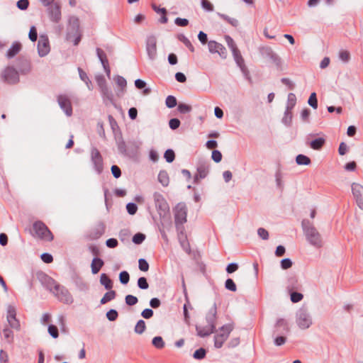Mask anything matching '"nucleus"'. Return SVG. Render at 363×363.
<instances>
[{"instance_id":"nucleus-53","label":"nucleus","mask_w":363,"mask_h":363,"mask_svg":"<svg viewBox=\"0 0 363 363\" xmlns=\"http://www.w3.org/2000/svg\"><path fill=\"white\" fill-rule=\"evenodd\" d=\"M206 354V351L205 349L199 348L194 352L193 357L196 359H202L205 357Z\"/></svg>"},{"instance_id":"nucleus-48","label":"nucleus","mask_w":363,"mask_h":363,"mask_svg":"<svg viewBox=\"0 0 363 363\" xmlns=\"http://www.w3.org/2000/svg\"><path fill=\"white\" fill-rule=\"evenodd\" d=\"M220 43L215 40H210L208 43V50L211 53H217Z\"/></svg>"},{"instance_id":"nucleus-41","label":"nucleus","mask_w":363,"mask_h":363,"mask_svg":"<svg viewBox=\"0 0 363 363\" xmlns=\"http://www.w3.org/2000/svg\"><path fill=\"white\" fill-rule=\"evenodd\" d=\"M179 40L182 41L191 52L194 51V48L190 40L183 34L178 37Z\"/></svg>"},{"instance_id":"nucleus-13","label":"nucleus","mask_w":363,"mask_h":363,"mask_svg":"<svg viewBox=\"0 0 363 363\" xmlns=\"http://www.w3.org/2000/svg\"><path fill=\"white\" fill-rule=\"evenodd\" d=\"M7 322L9 326L17 331L21 330L20 321L16 318V309L15 306L9 305L7 307Z\"/></svg>"},{"instance_id":"nucleus-37","label":"nucleus","mask_w":363,"mask_h":363,"mask_svg":"<svg viewBox=\"0 0 363 363\" xmlns=\"http://www.w3.org/2000/svg\"><path fill=\"white\" fill-rule=\"evenodd\" d=\"M3 334L8 343H12L13 342L14 335L11 329L9 328H4Z\"/></svg>"},{"instance_id":"nucleus-19","label":"nucleus","mask_w":363,"mask_h":363,"mask_svg":"<svg viewBox=\"0 0 363 363\" xmlns=\"http://www.w3.org/2000/svg\"><path fill=\"white\" fill-rule=\"evenodd\" d=\"M57 102L66 115L70 116L72 113V108L69 99L65 95H59L57 96Z\"/></svg>"},{"instance_id":"nucleus-64","label":"nucleus","mask_w":363,"mask_h":363,"mask_svg":"<svg viewBox=\"0 0 363 363\" xmlns=\"http://www.w3.org/2000/svg\"><path fill=\"white\" fill-rule=\"evenodd\" d=\"M181 123L178 118H172L169 121V128L172 130H176L180 125Z\"/></svg>"},{"instance_id":"nucleus-45","label":"nucleus","mask_w":363,"mask_h":363,"mask_svg":"<svg viewBox=\"0 0 363 363\" xmlns=\"http://www.w3.org/2000/svg\"><path fill=\"white\" fill-rule=\"evenodd\" d=\"M308 104L314 109L318 108V100L315 92L311 94L308 100Z\"/></svg>"},{"instance_id":"nucleus-50","label":"nucleus","mask_w":363,"mask_h":363,"mask_svg":"<svg viewBox=\"0 0 363 363\" xmlns=\"http://www.w3.org/2000/svg\"><path fill=\"white\" fill-rule=\"evenodd\" d=\"M119 280L122 284H127L130 280V275L128 272L126 271L120 272Z\"/></svg>"},{"instance_id":"nucleus-22","label":"nucleus","mask_w":363,"mask_h":363,"mask_svg":"<svg viewBox=\"0 0 363 363\" xmlns=\"http://www.w3.org/2000/svg\"><path fill=\"white\" fill-rule=\"evenodd\" d=\"M289 332V327L286 320L279 318L275 324V330L274 333H288Z\"/></svg>"},{"instance_id":"nucleus-4","label":"nucleus","mask_w":363,"mask_h":363,"mask_svg":"<svg viewBox=\"0 0 363 363\" xmlns=\"http://www.w3.org/2000/svg\"><path fill=\"white\" fill-rule=\"evenodd\" d=\"M79 31V20L77 16H71L68 19L66 40L73 42L74 45H77L81 40Z\"/></svg>"},{"instance_id":"nucleus-57","label":"nucleus","mask_w":363,"mask_h":363,"mask_svg":"<svg viewBox=\"0 0 363 363\" xmlns=\"http://www.w3.org/2000/svg\"><path fill=\"white\" fill-rule=\"evenodd\" d=\"M350 55L347 50H341L339 52V58L344 62H347L350 60Z\"/></svg>"},{"instance_id":"nucleus-54","label":"nucleus","mask_w":363,"mask_h":363,"mask_svg":"<svg viewBox=\"0 0 363 363\" xmlns=\"http://www.w3.org/2000/svg\"><path fill=\"white\" fill-rule=\"evenodd\" d=\"M118 316V313L117 311L115 309H110L106 313V318L110 321L116 320L117 319Z\"/></svg>"},{"instance_id":"nucleus-56","label":"nucleus","mask_w":363,"mask_h":363,"mask_svg":"<svg viewBox=\"0 0 363 363\" xmlns=\"http://www.w3.org/2000/svg\"><path fill=\"white\" fill-rule=\"evenodd\" d=\"M303 296L301 293L296 292V291L291 292V301L293 303H298V302L301 301L303 299Z\"/></svg>"},{"instance_id":"nucleus-33","label":"nucleus","mask_w":363,"mask_h":363,"mask_svg":"<svg viewBox=\"0 0 363 363\" xmlns=\"http://www.w3.org/2000/svg\"><path fill=\"white\" fill-rule=\"evenodd\" d=\"M135 86L138 89H144L143 92L145 95L149 94L151 91L150 88H145L146 82L140 79H138L135 81Z\"/></svg>"},{"instance_id":"nucleus-39","label":"nucleus","mask_w":363,"mask_h":363,"mask_svg":"<svg viewBox=\"0 0 363 363\" xmlns=\"http://www.w3.org/2000/svg\"><path fill=\"white\" fill-rule=\"evenodd\" d=\"M296 104V97L294 93H289L288 95L287 109H293Z\"/></svg>"},{"instance_id":"nucleus-2","label":"nucleus","mask_w":363,"mask_h":363,"mask_svg":"<svg viewBox=\"0 0 363 363\" xmlns=\"http://www.w3.org/2000/svg\"><path fill=\"white\" fill-rule=\"evenodd\" d=\"M206 325H196V334L200 337H208L216 332V323L217 320V306L214 303L206 315Z\"/></svg>"},{"instance_id":"nucleus-42","label":"nucleus","mask_w":363,"mask_h":363,"mask_svg":"<svg viewBox=\"0 0 363 363\" xmlns=\"http://www.w3.org/2000/svg\"><path fill=\"white\" fill-rule=\"evenodd\" d=\"M164 157L168 163H171L175 159V153L172 149H168L165 151Z\"/></svg>"},{"instance_id":"nucleus-63","label":"nucleus","mask_w":363,"mask_h":363,"mask_svg":"<svg viewBox=\"0 0 363 363\" xmlns=\"http://www.w3.org/2000/svg\"><path fill=\"white\" fill-rule=\"evenodd\" d=\"M218 48V50L217 53L219 55V56L222 59H226L227 55H228V52H227L226 48L222 44H220V45H219Z\"/></svg>"},{"instance_id":"nucleus-14","label":"nucleus","mask_w":363,"mask_h":363,"mask_svg":"<svg viewBox=\"0 0 363 363\" xmlns=\"http://www.w3.org/2000/svg\"><path fill=\"white\" fill-rule=\"evenodd\" d=\"M91 160L96 172L101 174L104 169L103 158L100 152L96 147H93L91 150Z\"/></svg>"},{"instance_id":"nucleus-38","label":"nucleus","mask_w":363,"mask_h":363,"mask_svg":"<svg viewBox=\"0 0 363 363\" xmlns=\"http://www.w3.org/2000/svg\"><path fill=\"white\" fill-rule=\"evenodd\" d=\"M152 345H154V347H155L157 349H162L164 347L165 345V343L162 339V337L160 336H156L153 339H152Z\"/></svg>"},{"instance_id":"nucleus-32","label":"nucleus","mask_w":363,"mask_h":363,"mask_svg":"<svg viewBox=\"0 0 363 363\" xmlns=\"http://www.w3.org/2000/svg\"><path fill=\"white\" fill-rule=\"evenodd\" d=\"M217 15L222 18L223 20L228 22L229 24H230L233 27H238L239 26L238 21L235 18H231L226 14L221 13H217Z\"/></svg>"},{"instance_id":"nucleus-28","label":"nucleus","mask_w":363,"mask_h":363,"mask_svg":"<svg viewBox=\"0 0 363 363\" xmlns=\"http://www.w3.org/2000/svg\"><path fill=\"white\" fill-rule=\"evenodd\" d=\"M100 284L107 290H111L113 288L112 280L105 273H102L100 276Z\"/></svg>"},{"instance_id":"nucleus-58","label":"nucleus","mask_w":363,"mask_h":363,"mask_svg":"<svg viewBox=\"0 0 363 363\" xmlns=\"http://www.w3.org/2000/svg\"><path fill=\"white\" fill-rule=\"evenodd\" d=\"M28 38L32 42H35L37 40L38 38V33L36 28L33 26H31L29 33H28Z\"/></svg>"},{"instance_id":"nucleus-30","label":"nucleus","mask_w":363,"mask_h":363,"mask_svg":"<svg viewBox=\"0 0 363 363\" xmlns=\"http://www.w3.org/2000/svg\"><path fill=\"white\" fill-rule=\"evenodd\" d=\"M158 181L163 186H167L169 182V178L167 172L161 170L158 174Z\"/></svg>"},{"instance_id":"nucleus-59","label":"nucleus","mask_w":363,"mask_h":363,"mask_svg":"<svg viewBox=\"0 0 363 363\" xmlns=\"http://www.w3.org/2000/svg\"><path fill=\"white\" fill-rule=\"evenodd\" d=\"M126 209L130 215H134L137 212L138 206L135 203H128L126 205Z\"/></svg>"},{"instance_id":"nucleus-25","label":"nucleus","mask_w":363,"mask_h":363,"mask_svg":"<svg viewBox=\"0 0 363 363\" xmlns=\"http://www.w3.org/2000/svg\"><path fill=\"white\" fill-rule=\"evenodd\" d=\"M104 261L99 257H94L92 259L91 264V272L94 274H97L101 268L104 266Z\"/></svg>"},{"instance_id":"nucleus-18","label":"nucleus","mask_w":363,"mask_h":363,"mask_svg":"<svg viewBox=\"0 0 363 363\" xmlns=\"http://www.w3.org/2000/svg\"><path fill=\"white\" fill-rule=\"evenodd\" d=\"M50 50L49 40L46 35H41L38 43V51L40 57H45Z\"/></svg>"},{"instance_id":"nucleus-46","label":"nucleus","mask_w":363,"mask_h":363,"mask_svg":"<svg viewBox=\"0 0 363 363\" xmlns=\"http://www.w3.org/2000/svg\"><path fill=\"white\" fill-rule=\"evenodd\" d=\"M117 146H118V151L120 152V153H121L123 155H126V153H127L126 145L122 138H121L118 140Z\"/></svg>"},{"instance_id":"nucleus-26","label":"nucleus","mask_w":363,"mask_h":363,"mask_svg":"<svg viewBox=\"0 0 363 363\" xmlns=\"http://www.w3.org/2000/svg\"><path fill=\"white\" fill-rule=\"evenodd\" d=\"M152 9L157 13H161L162 16L160 18L159 21L161 23H167L168 21V18L167 17V10L164 8H159L155 4H152Z\"/></svg>"},{"instance_id":"nucleus-8","label":"nucleus","mask_w":363,"mask_h":363,"mask_svg":"<svg viewBox=\"0 0 363 363\" xmlns=\"http://www.w3.org/2000/svg\"><path fill=\"white\" fill-rule=\"evenodd\" d=\"M155 207L160 217H165L169 212V206L164 196L159 192L153 194Z\"/></svg>"},{"instance_id":"nucleus-1","label":"nucleus","mask_w":363,"mask_h":363,"mask_svg":"<svg viewBox=\"0 0 363 363\" xmlns=\"http://www.w3.org/2000/svg\"><path fill=\"white\" fill-rule=\"evenodd\" d=\"M18 67L19 72L13 66L6 67L1 72V79L9 84H16L20 82L19 72L22 74H28L30 70L29 62L25 59H19Z\"/></svg>"},{"instance_id":"nucleus-34","label":"nucleus","mask_w":363,"mask_h":363,"mask_svg":"<svg viewBox=\"0 0 363 363\" xmlns=\"http://www.w3.org/2000/svg\"><path fill=\"white\" fill-rule=\"evenodd\" d=\"M296 162L298 165H309L311 163V159L302 154H299L296 156Z\"/></svg>"},{"instance_id":"nucleus-23","label":"nucleus","mask_w":363,"mask_h":363,"mask_svg":"<svg viewBox=\"0 0 363 363\" xmlns=\"http://www.w3.org/2000/svg\"><path fill=\"white\" fill-rule=\"evenodd\" d=\"M233 56L234 58V60L235 61L237 65L243 70L245 68V60L240 53V51L238 48H234L233 50H232Z\"/></svg>"},{"instance_id":"nucleus-31","label":"nucleus","mask_w":363,"mask_h":363,"mask_svg":"<svg viewBox=\"0 0 363 363\" xmlns=\"http://www.w3.org/2000/svg\"><path fill=\"white\" fill-rule=\"evenodd\" d=\"M116 292L113 290H108V292H106L104 296L101 298L100 301V303L101 305H104L108 301H111L113 300L116 298Z\"/></svg>"},{"instance_id":"nucleus-12","label":"nucleus","mask_w":363,"mask_h":363,"mask_svg":"<svg viewBox=\"0 0 363 363\" xmlns=\"http://www.w3.org/2000/svg\"><path fill=\"white\" fill-rule=\"evenodd\" d=\"M296 323L301 329L308 328L312 324V320L306 309L301 308L296 313Z\"/></svg>"},{"instance_id":"nucleus-15","label":"nucleus","mask_w":363,"mask_h":363,"mask_svg":"<svg viewBox=\"0 0 363 363\" xmlns=\"http://www.w3.org/2000/svg\"><path fill=\"white\" fill-rule=\"evenodd\" d=\"M146 51L148 57L154 60L157 57V39L154 35H150L146 40Z\"/></svg>"},{"instance_id":"nucleus-47","label":"nucleus","mask_w":363,"mask_h":363,"mask_svg":"<svg viewBox=\"0 0 363 363\" xmlns=\"http://www.w3.org/2000/svg\"><path fill=\"white\" fill-rule=\"evenodd\" d=\"M137 284L138 288L143 290H146L149 288V284L147 283V279L144 277H140L138 279Z\"/></svg>"},{"instance_id":"nucleus-36","label":"nucleus","mask_w":363,"mask_h":363,"mask_svg":"<svg viewBox=\"0 0 363 363\" xmlns=\"http://www.w3.org/2000/svg\"><path fill=\"white\" fill-rule=\"evenodd\" d=\"M292 121V113H291V109H287L286 108L284 116L282 118V123H284L286 125L289 126L291 124Z\"/></svg>"},{"instance_id":"nucleus-29","label":"nucleus","mask_w":363,"mask_h":363,"mask_svg":"<svg viewBox=\"0 0 363 363\" xmlns=\"http://www.w3.org/2000/svg\"><path fill=\"white\" fill-rule=\"evenodd\" d=\"M325 143V139L324 138H318L313 140L310 143V147L315 150H320Z\"/></svg>"},{"instance_id":"nucleus-16","label":"nucleus","mask_w":363,"mask_h":363,"mask_svg":"<svg viewBox=\"0 0 363 363\" xmlns=\"http://www.w3.org/2000/svg\"><path fill=\"white\" fill-rule=\"evenodd\" d=\"M98 84L100 88V91L103 97V99L105 103L107 101H109L111 103H113V94L112 91L108 88L106 80L101 77V79H97Z\"/></svg>"},{"instance_id":"nucleus-60","label":"nucleus","mask_w":363,"mask_h":363,"mask_svg":"<svg viewBox=\"0 0 363 363\" xmlns=\"http://www.w3.org/2000/svg\"><path fill=\"white\" fill-rule=\"evenodd\" d=\"M211 158L215 162L218 163L222 160V154L219 150H214L212 152Z\"/></svg>"},{"instance_id":"nucleus-5","label":"nucleus","mask_w":363,"mask_h":363,"mask_svg":"<svg viewBox=\"0 0 363 363\" xmlns=\"http://www.w3.org/2000/svg\"><path fill=\"white\" fill-rule=\"evenodd\" d=\"M174 223L177 230L182 232L184 223L186 222L187 208L184 203H179L174 209Z\"/></svg>"},{"instance_id":"nucleus-17","label":"nucleus","mask_w":363,"mask_h":363,"mask_svg":"<svg viewBox=\"0 0 363 363\" xmlns=\"http://www.w3.org/2000/svg\"><path fill=\"white\" fill-rule=\"evenodd\" d=\"M352 192L357 206L363 210V186L357 183L352 184Z\"/></svg>"},{"instance_id":"nucleus-24","label":"nucleus","mask_w":363,"mask_h":363,"mask_svg":"<svg viewBox=\"0 0 363 363\" xmlns=\"http://www.w3.org/2000/svg\"><path fill=\"white\" fill-rule=\"evenodd\" d=\"M21 50V45L20 43L14 42L10 48L8 50L6 56L8 59L14 57Z\"/></svg>"},{"instance_id":"nucleus-40","label":"nucleus","mask_w":363,"mask_h":363,"mask_svg":"<svg viewBox=\"0 0 363 363\" xmlns=\"http://www.w3.org/2000/svg\"><path fill=\"white\" fill-rule=\"evenodd\" d=\"M165 104L169 108H172L177 104V99L174 96L169 95L166 98Z\"/></svg>"},{"instance_id":"nucleus-9","label":"nucleus","mask_w":363,"mask_h":363,"mask_svg":"<svg viewBox=\"0 0 363 363\" xmlns=\"http://www.w3.org/2000/svg\"><path fill=\"white\" fill-rule=\"evenodd\" d=\"M57 290L53 291L55 296L61 302L65 304H72L74 298L68 289L64 286H57Z\"/></svg>"},{"instance_id":"nucleus-61","label":"nucleus","mask_w":363,"mask_h":363,"mask_svg":"<svg viewBox=\"0 0 363 363\" xmlns=\"http://www.w3.org/2000/svg\"><path fill=\"white\" fill-rule=\"evenodd\" d=\"M292 262L289 258H284L281 260V267L283 269H287L291 267Z\"/></svg>"},{"instance_id":"nucleus-3","label":"nucleus","mask_w":363,"mask_h":363,"mask_svg":"<svg viewBox=\"0 0 363 363\" xmlns=\"http://www.w3.org/2000/svg\"><path fill=\"white\" fill-rule=\"evenodd\" d=\"M301 225L308 242L315 247H321L323 244L321 236L313 225L309 220L304 219Z\"/></svg>"},{"instance_id":"nucleus-10","label":"nucleus","mask_w":363,"mask_h":363,"mask_svg":"<svg viewBox=\"0 0 363 363\" xmlns=\"http://www.w3.org/2000/svg\"><path fill=\"white\" fill-rule=\"evenodd\" d=\"M197 173L194 175V182L198 183L199 179H204L208 174L209 164L204 159H199L196 164Z\"/></svg>"},{"instance_id":"nucleus-7","label":"nucleus","mask_w":363,"mask_h":363,"mask_svg":"<svg viewBox=\"0 0 363 363\" xmlns=\"http://www.w3.org/2000/svg\"><path fill=\"white\" fill-rule=\"evenodd\" d=\"M33 229L35 235L40 240L50 242L54 238L52 232L49 230L46 225L40 220H38L33 223Z\"/></svg>"},{"instance_id":"nucleus-51","label":"nucleus","mask_w":363,"mask_h":363,"mask_svg":"<svg viewBox=\"0 0 363 363\" xmlns=\"http://www.w3.org/2000/svg\"><path fill=\"white\" fill-rule=\"evenodd\" d=\"M48 331L52 337H53L55 339L58 337L59 332H58V328H57V326H55L54 325H50L48 326Z\"/></svg>"},{"instance_id":"nucleus-35","label":"nucleus","mask_w":363,"mask_h":363,"mask_svg":"<svg viewBox=\"0 0 363 363\" xmlns=\"http://www.w3.org/2000/svg\"><path fill=\"white\" fill-rule=\"evenodd\" d=\"M146 329L145 322L143 320H139L134 328V331L135 333L141 335L143 334Z\"/></svg>"},{"instance_id":"nucleus-21","label":"nucleus","mask_w":363,"mask_h":363,"mask_svg":"<svg viewBox=\"0 0 363 363\" xmlns=\"http://www.w3.org/2000/svg\"><path fill=\"white\" fill-rule=\"evenodd\" d=\"M40 279L41 281L45 285L46 289L52 294L54 291L57 290L56 286L60 285L57 284L52 278L45 274H42Z\"/></svg>"},{"instance_id":"nucleus-55","label":"nucleus","mask_w":363,"mask_h":363,"mask_svg":"<svg viewBox=\"0 0 363 363\" xmlns=\"http://www.w3.org/2000/svg\"><path fill=\"white\" fill-rule=\"evenodd\" d=\"M138 267L143 272H147L149 269V264L146 259L141 258L138 261Z\"/></svg>"},{"instance_id":"nucleus-49","label":"nucleus","mask_w":363,"mask_h":363,"mask_svg":"<svg viewBox=\"0 0 363 363\" xmlns=\"http://www.w3.org/2000/svg\"><path fill=\"white\" fill-rule=\"evenodd\" d=\"M125 301L128 306H133L138 302V299L136 296L128 294L125 297Z\"/></svg>"},{"instance_id":"nucleus-44","label":"nucleus","mask_w":363,"mask_h":363,"mask_svg":"<svg viewBox=\"0 0 363 363\" xmlns=\"http://www.w3.org/2000/svg\"><path fill=\"white\" fill-rule=\"evenodd\" d=\"M145 235L141 233H138L133 235L132 241L136 245L141 244L145 240Z\"/></svg>"},{"instance_id":"nucleus-6","label":"nucleus","mask_w":363,"mask_h":363,"mask_svg":"<svg viewBox=\"0 0 363 363\" xmlns=\"http://www.w3.org/2000/svg\"><path fill=\"white\" fill-rule=\"evenodd\" d=\"M233 328L234 325L233 323L225 324L219 328L216 335L214 336V346L216 348L222 347Z\"/></svg>"},{"instance_id":"nucleus-20","label":"nucleus","mask_w":363,"mask_h":363,"mask_svg":"<svg viewBox=\"0 0 363 363\" xmlns=\"http://www.w3.org/2000/svg\"><path fill=\"white\" fill-rule=\"evenodd\" d=\"M48 15L50 20L55 23H58L61 19L60 6L57 3L51 4L48 8Z\"/></svg>"},{"instance_id":"nucleus-43","label":"nucleus","mask_w":363,"mask_h":363,"mask_svg":"<svg viewBox=\"0 0 363 363\" xmlns=\"http://www.w3.org/2000/svg\"><path fill=\"white\" fill-rule=\"evenodd\" d=\"M191 106L186 104L180 103L177 106V110L180 113H187L191 111Z\"/></svg>"},{"instance_id":"nucleus-62","label":"nucleus","mask_w":363,"mask_h":363,"mask_svg":"<svg viewBox=\"0 0 363 363\" xmlns=\"http://www.w3.org/2000/svg\"><path fill=\"white\" fill-rule=\"evenodd\" d=\"M286 342V337L284 335L277 336L274 338V342L276 346H281Z\"/></svg>"},{"instance_id":"nucleus-52","label":"nucleus","mask_w":363,"mask_h":363,"mask_svg":"<svg viewBox=\"0 0 363 363\" xmlns=\"http://www.w3.org/2000/svg\"><path fill=\"white\" fill-rule=\"evenodd\" d=\"M225 287L226 289L233 292L236 291L237 290L236 285L232 279H226L225 282Z\"/></svg>"},{"instance_id":"nucleus-11","label":"nucleus","mask_w":363,"mask_h":363,"mask_svg":"<svg viewBox=\"0 0 363 363\" xmlns=\"http://www.w3.org/2000/svg\"><path fill=\"white\" fill-rule=\"evenodd\" d=\"M260 54L262 57L269 58L277 67L281 66V57L273 50L271 47L263 46L259 49Z\"/></svg>"},{"instance_id":"nucleus-27","label":"nucleus","mask_w":363,"mask_h":363,"mask_svg":"<svg viewBox=\"0 0 363 363\" xmlns=\"http://www.w3.org/2000/svg\"><path fill=\"white\" fill-rule=\"evenodd\" d=\"M104 233V227L103 225H98L89 233L90 240H96L99 238Z\"/></svg>"}]
</instances>
